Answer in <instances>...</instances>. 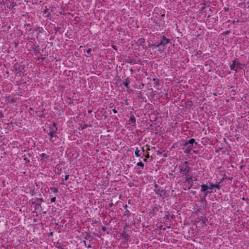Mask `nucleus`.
I'll return each instance as SVG.
<instances>
[{
    "label": "nucleus",
    "instance_id": "f257e3e1",
    "mask_svg": "<svg viewBox=\"0 0 249 249\" xmlns=\"http://www.w3.org/2000/svg\"><path fill=\"white\" fill-rule=\"evenodd\" d=\"M195 145H197L198 143L195 141V140L193 138L190 139L189 140H186L184 144L185 146H187L186 149L185 150V153L186 154H189L191 151L193 147H195Z\"/></svg>",
    "mask_w": 249,
    "mask_h": 249
},
{
    "label": "nucleus",
    "instance_id": "8fccbe9b",
    "mask_svg": "<svg viewBox=\"0 0 249 249\" xmlns=\"http://www.w3.org/2000/svg\"><path fill=\"white\" fill-rule=\"evenodd\" d=\"M48 11V9H45V10L44 11V13H47Z\"/></svg>",
    "mask_w": 249,
    "mask_h": 249
},
{
    "label": "nucleus",
    "instance_id": "37998d69",
    "mask_svg": "<svg viewBox=\"0 0 249 249\" xmlns=\"http://www.w3.org/2000/svg\"><path fill=\"white\" fill-rule=\"evenodd\" d=\"M113 204L112 203H110L108 204V206L109 207H112L113 206Z\"/></svg>",
    "mask_w": 249,
    "mask_h": 249
},
{
    "label": "nucleus",
    "instance_id": "9b49d317",
    "mask_svg": "<svg viewBox=\"0 0 249 249\" xmlns=\"http://www.w3.org/2000/svg\"><path fill=\"white\" fill-rule=\"evenodd\" d=\"M50 136V140L51 142H54V141H55L57 138V136L56 134H55V133H53V135H52V137L51 136V135H49Z\"/></svg>",
    "mask_w": 249,
    "mask_h": 249
},
{
    "label": "nucleus",
    "instance_id": "cd10ccee",
    "mask_svg": "<svg viewBox=\"0 0 249 249\" xmlns=\"http://www.w3.org/2000/svg\"><path fill=\"white\" fill-rule=\"evenodd\" d=\"M209 189H212L214 188V184L212 182L209 183V185H208Z\"/></svg>",
    "mask_w": 249,
    "mask_h": 249
},
{
    "label": "nucleus",
    "instance_id": "bf43d9fd",
    "mask_svg": "<svg viewBox=\"0 0 249 249\" xmlns=\"http://www.w3.org/2000/svg\"><path fill=\"white\" fill-rule=\"evenodd\" d=\"M142 152L143 153L144 152V149L143 147L142 148Z\"/></svg>",
    "mask_w": 249,
    "mask_h": 249
},
{
    "label": "nucleus",
    "instance_id": "c9c22d12",
    "mask_svg": "<svg viewBox=\"0 0 249 249\" xmlns=\"http://www.w3.org/2000/svg\"><path fill=\"white\" fill-rule=\"evenodd\" d=\"M55 199H56L55 197H52V198L51 199V201L52 202H55Z\"/></svg>",
    "mask_w": 249,
    "mask_h": 249
},
{
    "label": "nucleus",
    "instance_id": "5fc2aeb1",
    "mask_svg": "<svg viewBox=\"0 0 249 249\" xmlns=\"http://www.w3.org/2000/svg\"><path fill=\"white\" fill-rule=\"evenodd\" d=\"M127 227H128V225H126L124 227V229H125V228H126Z\"/></svg>",
    "mask_w": 249,
    "mask_h": 249
},
{
    "label": "nucleus",
    "instance_id": "603ef678",
    "mask_svg": "<svg viewBox=\"0 0 249 249\" xmlns=\"http://www.w3.org/2000/svg\"><path fill=\"white\" fill-rule=\"evenodd\" d=\"M168 95L169 94H164L165 96L167 98H170V97H168Z\"/></svg>",
    "mask_w": 249,
    "mask_h": 249
},
{
    "label": "nucleus",
    "instance_id": "0e129e2a",
    "mask_svg": "<svg viewBox=\"0 0 249 249\" xmlns=\"http://www.w3.org/2000/svg\"><path fill=\"white\" fill-rule=\"evenodd\" d=\"M240 98H241V100H244V99H243L244 97H240Z\"/></svg>",
    "mask_w": 249,
    "mask_h": 249
},
{
    "label": "nucleus",
    "instance_id": "680f3d73",
    "mask_svg": "<svg viewBox=\"0 0 249 249\" xmlns=\"http://www.w3.org/2000/svg\"><path fill=\"white\" fill-rule=\"evenodd\" d=\"M151 149H156V148H155V147H152Z\"/></svg>",
    "mask_w": 249,
    "mask_h": 249
},
{
    "label": "nucleus",
    "instance_id": "a19ab883",
    "mask_svg": "<svg viewBox=\"0 0 249 249\" xmlns=\"http://www.w3.org/2000/svg\"><path fill=\"white\" fill-rule=\"evenodd\" d=\"M102 230L104 231H106V227L104 226L102 227Z\"/></svg>",
    "mask_w": 249,
    "mask_h": 249
},
{
    "label": "nucleus",
    "instance_id": "412c9836",
    "mask_svg": "<svg viewBox=\"0 0 249 249\" xmlns=\"http://www.w3.org/2000/svg\"><path fill=\"white\" fill-rule=\"evenodd\" d=\"M140 153V150L137 148L135 151V154L137 157H141V155L139 154Z\"/></svg>",
    "mask_w": 249,
    "mask_h": 249
},
{
    "label": "nucleus",
    "instance_id": "aec40b11",
    "mask_svg": "<svg viewBox=\"0 0 249 249\" xmlns=\"http://www.w3.org/2000/svg\"><path fill=\"white\" fill-rule=\"evenodd\" d=\"M193 99L191 98H190V100H192ZM203 100H204V98H202L200 99L199 100V101H198V100H195V99H193V101H191V102L192 103V102H194V103H199L200 101H202Z\"/></svg>",
    "mask_w": 249,
    "mask_h": 249
},
{
    "label": "nucleus",
    "instance_id": "052dcab7",
    "mask_svg": "<svg viewBox=\"0 0 249 249\" xmlns=\"http://www.w3.org/2000/svg\"><path fill=\"white\" fill-rule=\"evenodd\" d=\"M126 212V213H129V211H128L127 210H126V212Z\"/></svg>",
    "mask_w": 249,
    "mask_h": 249
},
{
    "label": "nucleus",
    "instance_id": "58836bf2",
    "mask_svg": "<svg viewBox=\"0 0 249 249\" xmlns=\"http://www.w3.org/2000/svg\"><path fill=\"white\" fill-rule=\"evenodd\" d=\"M69 175H66L65 176V180H67L69 178Z\"/></svg>",
    "mask_w": 249,
    "mask_h": 249
},
{
    "label": "nucleus",
    "instance_id": "2f4dec72",
    "mask_svg": "<svg viewBox=\"0 0 249 249\" xmlns=\"http://www.w3.org/2000/svg\"><path fill=\"white\" fill-rule=\"evenodd\" d=\"M83 242H84V245L86 246H87L88 248H91V246L90 244H88V245L87 244L86 241H84Z\"/></svg>",
    "mask_w": 249,
    "mask_h": 249
},
{
    "label": "nucleus",
    "instance_id": "e2e57ef3",
    "mask_svg": "<svg viewBox=\"0 0 249 249\" xmlns=\"http://www.w3.org/2000/svg\"><path fill=\"white\" fill-rule=\"evenodd\" d=\"M237 65H239V66H240V63H239L238 62L237 63Z\"/></svg>",
    "mask_w": 249,
    "mask_h": 249
},
{
    "label": "nucleus",
    "instance_id": "f8f14e48",
    "mask_svg": "<svg viewBox=\"0 0 249 249\" xmlns=\"http://www.w3.org/2000/svg\"><path fill=\"white\" fill-rule=\"evenodd\" d=\"M186 176V181H191L193 180V177L189 174V173L187 174V175H185Z\"/></svg>",
    "mask_w": 249,
    "mask_h": 249
},
{
    "label": "nucleus",
    "instance_id": "6ab92c4d",
    "mask_svg": "<svg viewBox=\"0 0 249 249\" xmlns=\"http://www.w3.org/2000/svg\"><path fill=\"white\" fill-rule=\"evenodd\" d=\"M15 5H16V4H15V3H14V1H12V2L11 3L10 5H7V7L8 8H9V9H13V8H14V7H15Z\"/></svg>",
    "mask_w": 249,
    "mask_h": 249
},
{
    "label": "nucleus",
    "instance_id": "f704fd0d",
    "mask_svg": "<svg viewBox=\"0 0 249 249\" xmlns=\"http://www.w3.org/2000/svg\"><path fill=\"white\" fill-rule=\"evenodd\" d=\"M88 126V124H84L83 126H82V129H84L86 128H87Z\"/></svg>",
    "mask_w": 249,
    "mask_h": 249
},
{
    "label": "nucleus",
    "instance_id": "a878e982",
    "mask_svg": "<svg viewBox=\"0 0 249 249\" xmlns=\"http://www.w3.org/2000/svg\"><path fill=\"white\" fill-rule=\"evenodd\" d=\"M199 201L201 202V203H202V202H205V203H207V201H206V196H203L200 199V200H199Z\"/></svg>",
    "mask_w": 249,
    "mask_h": 249
},
{
    "label": "nucleus",
    "instance_id": "3c124183",
    "mask_svg": "<svg viewBox=\"0 0 249 249\" xmlns=\"http://www.w3.org/2000/svg\"><path fill=\"white\" fill-rule=\"evenodd\" d=\"M193 153H194L195 154H197L198 153V151L193 150Z\"/></svg>",
    "mask_w": 249,
    "mask_h": 249
},
{
    "label": "nucleus",
    "instance_id": "4d7b16f0",
    "mask_svg": "<svg viewBox=\"0 0 249 249\" xmlns=\"http://www.w3.org/2000/svg\"><path fill=\"white\" fill-rule=\"evenodd\" d=\"M125 104H126V105H127L128 104V102H127V100L125 101Z\"/></svg>",
    "mask_w": 249,
    "mask_h": 249
},
{
    "label": "nucleus",
    "instance_id": "7ed1b4c3",
    "mask_svg": "<svg viewBox=\"0 0 249 249\" xmlns=\"http://www.w3.org/2000/svg\"><path fill=\"white\" fill-rule=\"evenodd\" d=\"M20 99L18 97H17L16 95H14V96H11L10 95L6 96L5 97V101L7 102L8 104H14L15 103H18Z\"/></svg>",
    "mask_w": 249,
    "mask_h": 249
},
{
    "label": "nucleus",
    "instance_id": "5701e85b",
    "mask_svg": "<svg viewBox=\"0 0 249 249\" xmlns=\"http://www.w3.org/2000/svg\"><path fill=\"white\" fill-rule=\"evenodd\" d=\"M231 89H232L231 90H228V91H227L229 92H235L236 91V89H235V87L234 86L229 87V88H228V89L229 90Z\"/></svg>",
    "mask_w": 249,
    "mask_h": 249
},
{
    "label": "nucleus",
    "instance_id": "473e14b6",
    "mask_svg": "<svg viewBox=\"0 0 249 249\" xmlns=\"http://www.w3.org/2000/svg\"><path fill=\"white\" fill-rule=\"evenodd\" d=\"M92 51V50L91 49L89 48V49H88L87 51H86V53L88 54H90V53H91V52Z\"/></svg>",
    "mask_w": 249,
    "mask_h": 249
},
{
    "label": "nucleus",
    "instance_id": "a18cd8bd",
    "mask_svg": "<svg viewBox=\"0 0 249 249\" xmlns=\"http://www.w3.org/2000/svg\"><path fill=\"white\" fill-rule=\"evenodd\" d=\"M51 16V13L50 12H48L47 14V17H49Z\"/></svg>",
    "mask_w": 249,
    "mask_h": 249
},
{
    "label": "nucleus",
    "instance_id": "4468645a",
    "mask_svg": "<svg viewBox=\"0 0 249 249\" xmlns=\"http://www.w3.org/2000/svg\"><path fill=\"white\" fill-rule=\"evenodd\" d=\"M145 42V39L144 38H139L137 42V43L139 45H142L143 43H144Z\"/></svg>",
    "mask_w": 249,
    "mask_h": 249
},
{
    "label": "nucleus",
    "instance_id": "bb28decb",
    "mask_svg": "<svg viewBox=\"0 0 249 249\" xmlns=\"http://www.w3.org/2000/svg\"><path fill=\"white\" fill-rule=\"evenodd\" d=\"M50 189L54 193H57L58 192V189L55 187H51Z\"/></svg>",
    "mask_w": 249,
    "mask_h": 249
},
{
    "label": "nucleus",
    "instance_id": "c03bdc74",
    "mask_svg": "<svg viewBox=\"0 0 249 249\" xmlns=\"http://www.w3.org/2000/svg\"><path fill=\"white\" fill-rule=\"evenodd\" d=\"M224 10H225V11H228V10H229V8H228L225 7V8H224Z\"/></svg>",
    "mask_w": 249,
    "mask_h": 249
},
{
    "label": "nucleus",
    "instance_id": "4c0bfd02",
    "mask_svg": "<svg viewBox=\"0 0 249 249\" xmlns=\"http://www.w3.org/2000/svg\"><path fill=\"white\" fill-rule=\"evenodd\" d=\"M23 160H24L26 161V162H30L29 160H28L27 158H24Z\"/></svg>",
    "mask_w": 249,
    "mask_h": 249
},
{
    "label": "nucleus",
    "instance_id": "a211bd4d",
    "mask_svg": "<svg viewBox=\"0 0 249 249\" xmlns=\"http://www.w3.org/2000/svg\"><path fill=\"white\" fill-rule=\"evenodd\" d=\"M236 59H235L232 61V64L230 66L231 70H234L235 65H236Z\"/></svg>",
    "mask_w": 249,
    "mask_h": 249
},
{
    "label": "nucleus",
    "instance_id": "79ce46f5",
    "mask_svg": "<svg viewBox=\"0 0 249 249\" xmlns=\"http://www.w3.org/2000/svg\"><path fill=\"white\" fill-rule=\"evenodd\" d=\"M112 111L114 113H117V111L115 108L112 109Z\"/></svg>",
    "mask_w": 249,
    "mask_h": 249
},
{
    "label": "nucleus",
    "instance_id": "864d4df0",
    "mask_svg": "<svg viewBox=\"0 0 249 249\" xmlns=\"http://www.w3.org/2000/svg\"><path fill=\"white\" fill-rule=\"evenodd\" d=\"M128 63H133V62H132V60H130V61H128Z\"/></svg>",
    "mask_w": 249,
    "mask_h": 249
},
{
    "label": "nucleus",
    "instance_id": "b1692460",
    "mask_svg": "<svg viewBox=\"0 0 249 249\" xmlns=\"http://www.w3.org/2000/svg\"><path fill=\"white\" fill-rule=\"evenodd\" d=\"M160 207L159 206H155L152 209V211L154 213L157 212L159 210Z\"/></svg>",
    "mask_w": 249,
    "mask_h": 249
},
{
    "label": "nucleus",
    "instance_id": "f03ea898",
    "mask_svg": "<svg viewBox=\"0 0 249 249\" xmlns=\"http://www.w3.org/2000/svg\"><path fill=\"white\" fill-rule=\"evenodd\" d=\"M179 171L183 175H187L191 171L190 167L188 165V162L187 161H183L181 162L179 165Z\"/></svg>",
    "mask_w": 249,
    "mask_h": 249
},
{
    "label": "nucleus",
    "instance_id": "13d9d810",
    "mask_svg": "<svg viewBox=\"0 0 249 249\" xmlns=\"http://www.w3.org/2000/svg\"><path fill=\"white\" fill-rule=\"evenodd\" d=\"M229 31H227V32H225L224 34L225 35H227V34H228L229 33Z\"/></svg>",
    "mask_w": 249,
    "mask_h": 249
},
{
    "label": "nucleus",
    "instance_id": "69168bd1",
    "mask_svg": "<svg viewBox=\"0 0 249 249\" xmlns=\"http://www.w3.org/2000/svg\"><path fill=\"white\" fill-rule=\"evenodd\" d=\"M235 22H236V21H235V20H234V21H232V23H233V24H234Z\"/></svg>",
    "mask_w": 249,
    "mask_h": 249
},
{
    "label": "nucleus",
    "instance_id": "338daca9",
    "mask_svg": "<svg viewBox=\"0 0 249 249\" xmlns=\"http://www.w3.org/2000/svg\"><path fill=\"white\" fill-rule=\"evenodd\" d=\"M167 228H168V229L170 228V226H168V227H167Z\"/></svg>",
    "mask_w": 249,
    "mask_h": 249
},
{
    "label": "nucleus",
    "instance_id": "20e7f679",
    "mask_svg": "<svg viewBox=\"0 0 249 249\" xmlns=\"http://www.w3.org/2000/svg\"><path fill=\"white\" fill-rule=\"evenodd\" d=\"M170 39L166 37L165 36H162L161 37L160 42L157 45L156 48L160 47V46L164 47L166 45L169 43Z\"/></svg>",
    "mask_w": 249,
    "mask_h": 249
},
{
    "label": "nucleus",
    "instance_id": "7c9ffc66",
    "mask_svg": "<svg viewBox=\"0 0 249 249\" xmlns=\"http://www.w3.org/2000/svg\"><path fill=\"white\" fill-rule=\"evenodd\" d=\"M137 166H140L141 167H142V169L144 167V164L142 162V161H140L139 162L137 163Z\"/></svg>",
    "mask_w": 249,
    "mask_h": 249
},
{
    "label": "nucleus",
    "instance_id": "6e6552de",
    "mask_svg": "<svg viewBox=\"0 0 249 249\" xmlns=\"http://www.w3.org/2000/svg\"><path fill=\"white\" fill-rule=\"evenodd\" d=\"M57 130V128L56 127V124L55 123L51 124L49 127V135H51L52 137L53 134L55 133Z\"/></svg>",
    "mask_w": 249,
    "mask_h": 249
},
{
    "label": "nucleus",
    "instance_id": "c85d7f7f",
    "mask_svg": "<svg viewBox=\"0 0 249 249\" xmlns=\"http://www.w3.org/2000/svg\"><path fill=\"white\" fill-rule=\"evenodd\" d=\"M73 97L72 96V99H71V97H68V101H67V102H68L69 104H73V101L74 100L73 99Z\"/></svg>",
    "mask_w": 249,
    "mask_h": 249
},
{
    "label": "nucleus",
    "instance_id": "6e6d98bb",
    "mask_svg": "<svg viewBox=\"0 0 249 249\" xmlns=\"http://www.w3.org/2000/svg\"><path fill=\"white\" fill-rule=\"evenodd\" d=\"M147 158H145L144 159H143V161H145V162H146L147 161Z\"/></svg>",
    "mask_w": 249,
    "mask_h": 249
},
{
    "label": "nucleus",
    "instance_id": "39448f33",
    "mask_svg": "<svg viewBox=\"0 0 249 249\" xmlns=\"http://www.w3.org/2000/svg\"><path fill=\"white\" fill-rule=\"evenodd\" d=\"M33 205H36L35 210H38L41 207V203L43 202V199L42 198H37L35 201L32 199L30 200Z\"/></svg>",
    "mask_w": 249,
    "mask_h": 249
},
{
    "label": "nucleus",
    "instance_id": "393cba45",
    "mask_svg": "<svg viewBox=\"0 0 249 249\" xmlns=\"http://www.w3.org/2000/svg\"><path fill=\"white\" fill-rule=\"evenodd\" d=\"M85 239L86 240L92 239V236L91 235H90L89 234L87 233L85 237Z\"/></svg>",
    "mask_w": 249,
    "mask_h": 249
},
{
    "label": "nucleus",
    "instance_id": "de8ad7c7",
    "mask_svg": "<svg viewBox=\"0 0 249 249\" xmlns=\"http://www.w3.org/2000/svg\"><path fill=\"white\" fill-rule=\"evenodd\" d=\"M148 108V109H152V105H150L149 107Z\"/></svg>",
    "mask_w": 249,
    "mask_h": 249
},
{
    "label": "nucleus",
    "instance_id": "774afa93",
    "mask_svg": "<svg viewBox=\"0 0 249 249\" xmlns=\"http://www.w3.org/2000/svg\"><path fill=\"white\" fill-rule=\"evenodd\" d=\"M194 180H195V181H196V180H197V178H195V179H194Z\"/></svg>",
    "mask_w": 249,
    "mask_h": 249
},
{
    "label": "nucleus",
    "instance_id": "f3484780",
    "mask_svg": "<svg viewBox=\"0 0 249 249\" xmlns=\"http://www.w3.org/2000/svg\"><path fill=\"white\" fill-rule=\"evenodd\" d=\"M40 157L41 158V160H43L44 159H46L48 160L49 156L48 155H47L45 153H42L40 155Z\"/></svg>",
    "mask_w": 249,
    "mask_h": 249
},
{
    "label": "nucleus",
    "instance_id": "49530a36",
    "mask_svg": "<svg viewBox=\"0 0 249 249\" xmlns=\"http://www.w3.org/2000/svg\"><path fill=\"white\" fill-rule=\"evenodd\" d=\"M92 110L89 109V110H88V112L89 113H91L92 112Z\"/></svg>",
    "mask_w": 249,
    "mask_h": 249
},
{
    "label": "nucleus",
    "instance_id": "9d476101",
    "mask_svg": "<svg viewBox=\"0 0 249 249\" xmlns=\"http://www.w3.org/2000/svg\"><path fill=\"white\" fill-rule=\"evenodd\" d=\"M121 236L124 238L125 241H127L129 239V235L124 231L121 233Z\"/></svg>",
    "mask_w": 249,
    "mask_h": 249
},
{
    "label": "nucleus",
    "instance_id": "72a5a7b5",
    "mask_svg": "<svg viewBox=\"0 0 249 249\" xmlns=\"http://www.w3.org/2000/svg\"><path fill=\"white\" fill-rule=\"evenodd\" d=\"M148 129L152 130L153 129V125L152 124H150L148 127Z\"/></svg>",
    "mask_w": 249,
    "mask_h": 249
},
{
    "label": "nucleus",
    "instance_id": "ea45409f",
    "mask_svg": "<svg viewBox=\"0 0 249 249\" xmlns=\"http://www.w3.org/2000/svg\"><path fill=\"white\" fill-rule=\"evenodd\" d=\"M164 218H166V219H169V214H166Z\"/></svg>",
    "mask_w": 249,
    "mask_h": 249
},
{
    "label": "nucleus",
    "instance_id": "ddd939ff",
    "mask_svg": "<svg viewBox=\"0 0 249 249\" xmlns=\"http://www.w3.org/2000/svg\"><path fill=\"white\" fill-rule=\"evenodd\" d=\"M124 85L125 86V87L127 89H129V87H128V85L130 83V81L129 80L128 78H126L125 79V81L123 82Z\"/></svg>",
    "mask_w": 249,
    "mask_h": 249
},
{
    "label": "nucleus",
    "instance_id": "09e8293b",
    "mask_svg": "<svg viewBox=\"0 0 249 249\" xmlns=\"http://www.w3.org/2000/svg\"><path fill=\"white\" fill-rule=\"evenodd\" d=\"M151 46H154V47H155L156 48L157 45H156L155 44H151Z\"/></svg>",
    "mask_w": 249,
    "mask_h": 249
},
{
    "label": "nucleus",
    "instance_id": "4be33fe9",
    "mask_svg": "<svg viewBox=\"0 0 249 249\" xmlns=\"http://www.w3.org/2000/svg\"><path fill=\"white\" fill-rule=\"evenodd\" d=\"M221 183V181H219V182H217L216 184H214V188H216L218 190H220L221 188L220 183Z\"/></svg>",
    "mask_w": 249,
    "mask_h": 249
},
{
    "label": "nucleus",
    "instance_id": "c756f323",
    "mask_svg": "<svg viewBox=\"0 0 249 249\" xmlns=\"http://www.w3.org/2000/svg\"><path fill=\"white\" fill-rule=\"evenodd\" d=\"M153 81L156 85H159L160 80L158 78H153Z\"/></svg>",
    "mask_w": 249,
    "mask_h": 249
},
{
    "label": "nucleus",
    "instance_id": "423d86ee",
    "mask_svg": "<svg viewBox=\"0 0 249 249\" xmlns=\"http://www.w3.org/2000/svg\"><path fill=\"white\" fill-rule=\"evenodd\" d=\"M201 192L204 193V196H206L208 194L213 193V191H209L208 185L203 184L201 185Z\"/></svg>",
    "mask_w": 249,
    "mask_h": 249
},
{
    "label": "nucleus",
    "instance_id": "2eb2a0df",
    "mask_svg": "<svg viewBox=\"0 0 249 249\" xmlns=\"http://www.w3.org/2000/svg\"><path fill=\"white\" fill-rule=\"evenodd\" d=\"M146 146L147 147L146 149V154L145 156L146 158H150L149 151L150 150V148H149V146L148 145H146Z\"/></svg>",
    "mask_w": 249,
    "mask_h": 249
},
{
    "label": "nucleus",
    "instance_id": "dca6fc26",
    "mask_svg": "<svg viewBox=\"0 0 249 249\" xmlns=\"http://www.w3.org/2000/svg\"><path fill=\"white\" fill-rule=\"evenodd\" d=\"M138 98L140 99H142L141 102H146V99L145 97H142V94H138Z\"/></svg>",
    "mask_w": 249,
    "mask_h": 249
},
{
    "label": "nucleus",
    "instance_id": "0eeeda50",
    "mask_svg": "<svg viewBox=\"0 0 249 249\" xmlns=\"http://www.w3.org/2000/svg\"><path fill=\"white\" fill-rule=\"evenodd\" d=\"M154 186V191L156 194L159 195L160 196H162L163 195H165V192L162 189H161L158 184H155Z\"/></svg>",
    "mask_w": 249,
    "mask_h": 249
},
{
    "label": "nucleus",
    "instance_id": "1a4fd4ad",
    "mask_svg": "<svg viewBox=\"0 0 249 249\" xmlns=\"http://www.w3.org/2000/svg\"><path fill=\"white\" fill-rule=\"evenodd\" d=\"M130 114V117L129 120V124H134V125H135L136 123V118L132 112H131Z\"/></svg>",
    "mask_w": 249,
    "mask_h": 249
},
{
    "label": "nucleus",
    "instance_id": "e433bc0d",
    "mask_svg": "<svg viewBox=\"0 0 249 249\" xmlns=\"http://www.w3.org/2000/svg\"><path fill=\"white\" fill-rule=\"evenodd\" d=\"M4 117V115L1 111H0V118H2Z\"/></svg>",
    "mask_w": 249,
    "mask_h": 249
}]
</instances>
